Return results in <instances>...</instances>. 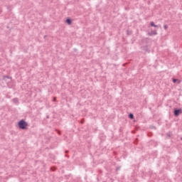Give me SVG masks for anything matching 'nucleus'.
<instances>
[{
    "label": "nucleus",
    "mask_w": 182,
    "mask_h": 182,
    "mask_svg": "<svg viewBox=\"0 0 182 182\" xmlns=\"http://www.w3.org/2000/svg\"><path fill=\"white\" fill-rule=\"evenodd\" d=\"M129 119H134V115H133V114H129Z\"/></svg>",
    "instance_id": "nucleus-6"
},
{
    "label": "nucleus",
    "mask_w": 182,
    "mask_h": 182,
    "mask_svg": "<svg viewBox=\"0 0 182 182\" xmlns=\"http://www.w3.org/2000/svg\"><path fill=\"white\" fill-rule=\"evenodd\" d=\"M152 129H155V127H152Z\"/></svg>",
    "instance_id": "nucleus-16"
},
{
    "label": "nucleus",
    "mask_w": 182,
    "mask_h": 182,
    "mask_svg": "<svg viewBox=\"0 0 182 182\" xmlns=\"http://www.w3.org/2000/svg\"><path fill=\"white\" fill-rule=\"evenodd\" d=\"M14 103H18V98L13 99Z\"/></svg>",
    "instance_id": "nucleus-8"
},
{
    "label": "nucleus",
    "mask_w": 182,
    "mask_h": 182,
    "mask_svg": "<svg viewBox=\"0 0 182 182\" xmlns=\"http://www.w3.org/2000/svg\"><path fill=\"white\" fill-rule=\"evenodd\" d=\"M164 29H165V30H166V29H168V26H167V25H164Z\"/></svg>",
    "instance_id": "nucleus-10"
},
{
    "label": "nucleus",
    "mask_w": 182,
    "mask_h": 182,
    "mask_svg": "<svg viewBox=\"0 0 182 182\" xmlns=\"http://www.w3.org/2000/svg\"><path fill=\"white\" fill-rule=\"evenodd\" d=\"M182 113V109H175L173 111V114L176 117H177L178 116H180V114H181Z\"/></svg>",
    "instance_id": "nucleus-2"
},
{
    "label": "nucleus",
    "mask_w": 182,
    "mask_h": 182,
    "mask_svg": "<svg viewBox=\"0 0 182 182\" xmlns=\"http://www.w3.org/2000/svg\"><path fill=\"white\" fill-rule=\"evenodd\" d=\"M65 22L68 23V25H72V19L70 18H67Z\"/></svg>",
    "instance_id": "nucleus-4"
},
{
    "label": "nucleus",
    "mask_w": 182,
    "mask_h": 182,
    "mask_svg": "<svg viewBox=\"0 0 182 182\" xmlns=\"http://www.w3.org/2000/svg\"><path fill=\"white\" fill-rule=\"evenodd\" d=\"M176 82H177V79H173V82L176 83Z\"/></svg>",
    "instance_id": "nucleus-12"
},
{
    "label": "nucleus",
    "mask_w": 182,
    "mask_h": 182,
    "mask_svg": "<svg viewBox=\"0 0 182 182\" xmlns=\"http://www.w3.org/2000/svg\"><path fill=\"white\" fill-rule=\"evenodd\" d=\"M157 31H151L150 33H149V36H153V35H156Z\"/></svg>",
    "instance_id": "nucleus-3"
},
{
    "label": "nucleus",
    "mask_w": 182,
    "mask_h": 182,
    "mask_svg": "<svg viewBox=\"0 0 182 182\" xmlns=\"http://www.w3.org/2000/svg\"><path fill=\"white\" fill-rule=\"evenodd\" d=\"M3 79H4V80H6V79H9V76H8V75H4V76L3 77Z\"/></svg>",
    "instance_id": "nucleus-7"
},
{
    "label": "nucleus",
    "mask_w": 182,
    "mask_h": 182,
    "mask_svg": "<svg viewBox=\"0 0 182 182\" xmlns=\"http://www.w3.org/2000/svg\"><path fill=\"white\" fill-rule=\"evenodd\" d=\"M50 170H52V171H55V170H56V168H55V167H51V168H50Z\"/></svg>",
    "instance_id": "nucleus-11"
},
{
    "label": "nucleus",
    "mask_w": 182,
    "mask_h": 182,
    "mask_svg": "<svg viewBox=\"0 0 182 182\" xmlns=\"http://www.w3.org/2000/svg\"><path fill=\"white\" fill-rule=\"evenodd\" d=\"M166 136H167L168 139H170V137H171V133H168L166 134Z\"/></svg>",
    "instance_id": "nucleus-9"
},
{
    "label": "nucleus",
    "mask_w": 182,
    "mask_h": 182,
    "mask_svg": "<svg viewBox=\"0 0 182 182\" xmlns=\"http://www.w3.org/2000/svg\"><path fill=\"white\" fill-rule=\"evenodd\" d=\"M119 170H120V167H118V168H117V169H116L117 171H119Z\"/></svg>",
    "instance_id": "nucleus-13"
},
{
    "label": "nucleus",
    "mask_w": 182,
    "mask_h": 182,
    "mask_svg": "<svg viewBox=\"0 0 182 182\" xmlns=\"http://www.w3.org/2000/svg\"><path fill=\"white\" fill-rule=\"evenodd\" d=\"M83 123H85V121L82 119V120L81 121V124H83Z\"/></svg>",
    "instance_id": "nucleus-15"
},
{
    "label": "nucleus",
    "mask_w": 182,
    "mask_h": 182,
    "mask_svg": "<svg viewBox=\"0 0 182 182\" xmlns=\"http://www.w3.org/2000/svg\"><path fill=\"white\" fill-rule=\"evenodd\" d=\"M53 102H56V97H54L53 100Z\"/></svg>",
    "instance_id": "nucleus-14"
},
{
    "label": "nucleus",
    "mask_w": 182,
    "mask_h": 182,
    "mask_svg": "<svg viewBox=\"0 0 182 182\" xmlns=\"http://www.w3.org/2000/svg\"><path fill=\"white\" fill-rule=\"evenodd\" d=\"M151 26H154V28H159V26L154 24V22L153 21L151 22Z\"/></svg>",
    "instance_id": "nucleus-5"
},
{
    "label": "nucleus",
    "mask_w": 182,
    "mask_h": 182,
    "mask_svg": "<svg viewBox=\"0 0 182 182\" xmlns=\"http://www.w3.org/2000/svg\"><path fill=\"white\" fill-rule=\"evenodd\" d=\"M18 126L19 129H21L22 130H25L26 127H28V122H25V120L21 119L18 122Z\"/></svg>",
    "instance_id": "nucleus-1"
}]
</instances>
